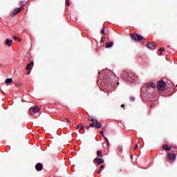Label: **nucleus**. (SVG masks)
Masks as SVG:
<instances>
[{
    "label": "nucleus",
    "instance_id": "obj_1",
    "mask_svg": "<svg viewBox=\"0 0 177 177\" xmlns=\"http://www.w3.org/2000/svg\"><path fill=\"white\" fill-rule=\"evenodd\" d=\"M103 77L102 84H104L105 86L114 88V86L117 84V79L114 78V73H113V71L106 72L103 74Z\"/></svg>",
    "mask_w": 177,
    "mask_h": 177
},
{
    "label": "nucleus",
    "instance_id": "obj_2",
    "mask_svg": "<svg viewBox=\"0 0 177 177\" xmlns=\"http://www.w3.org/2000/svg\"><path fill=\"white\" fill-rule=\"evenodd\" d=\"M130 37L133 39V41H135L136 42H140L142 41H146V39H145V37H143L140 35H138V33H136V32L131 33Z\"/></svg>",
    "mask_w": 177,
    "mask_h": 177
},
{
    "label": "nucleus",
    "instance_id": "obj_3",
    "mask_svg": "<svg viewBox=\"0 0 177 177\" xmlns=\"http://www.w3.org/2000/svg\"><path fill=\"white\" fill-rule=\"evenodd\" d=\"M165 86H167V83L164 80H160L157 83V88L160 92L165 91Z\"/></svg>",
    "mask_w": 177,
    "mask_h": 177
},
{
    "label": "nucleus",
    "instance_id": "obj_4",
    "mask_svg": "<svg viewBox=\"0 0 177 177\" xmlns=\"http://www.w3.org/2000/svg\"><path fill=\"white\" fill-rule=\"evenodd\" d=\"M21 10H22L21 8H17L16 10H15L14 11H12L10 15V17H15V16H16V15H17L21 12Z\"/></svg>",
    "mask_w": 177,
    "mask_h": 177
},
{
    "label": "nucleus",
    "instance_id": "obj_5",
    "mask_svg": "<svg viewBox=\"0 0 177 177\" xmlns=\"http://www.w3.org/2000/svg\"><path fill=\"white\" fill-rule=\"evenodd\" d=\"M38 111H39V107L35 106L29 109V114H30V115H34L32 113H38Z\"/></svg>",
    "mask_w": 177,
    "mask_h": 177
},
{
    "label": "nucleus",
    "instance_id": "obj_6",
    "mask_svg": "<svg viewBox=\"0 0 177 177\" xmlns=\"http://www.w3.org/2000/svg\"><path fill=\"white\" fill-rule=\"evenodd\" d=\"M146 88L147 89H154L156 88V83L154 82H149L145 84Z\"/></svg>",
    "mask_w": 177,
    "mask_h": 177
},
{
    "label": "nucleus",
    "instance_id": "obj_7",
    "mask_svg": "<svg viewBox=\"0 0 177 177\" xmlns=\"http://www.w3.org/2000/svg\"><path fill=\"white\" fill-rule=\"evenodd\" d=\"M147 46L149 49H156V48H157V44L154 42H150L147 44Z\"/></svg>",
    "mask_w": 177,
    "mask_h": 177
},
{
    "label": "nucleus",
    "instance_id": "obj_8",
    "mask_svg": "<svg viewBox=\"0 0 177 177\" xmlns=\"http://www.w3.org/2000/svg\"><path fill=\"white\" fill-rule=\"evenodd\" d=\"M176 158V155L175 153H169L167 155V159L169 160L174 161V160Z\"/></svg>",
    "mask_w": 177,
    "mask_h": 177
},
{
    "label": "nucleus",
    "instance_id": "obj_9",
    "mask_svg": "<svg viewBox=\"0 0 177 177\" xmlns=\"http://www.w3.org/2000/svg\"><path fill=\"white\" fill-rule=\"evenodd\" d=\"M127 80L129 82H133V81H135V75L132 73H129V77Z\"/></svg>",
    "mask_w": 177,
    "mask_h": 177
},
{
    "label": "nucleus",
    "instance_id": "obj_10",
    "mask_svg": "<svg viewBox=\"0 0 177 177\" xmlns=\"http://www.w3.org/2000/svg\"><path fill=\"white\" fill-rule=\"evenodd\" d=\"M94 162H97L98 165H100L101 164H104V160L99 158H95L94 159Z\"/></svg>",
    "mask_w": 177,
    "mask_h": 177
},
{
    "label": "nucleus",
    "instance_id": "obj_11",
    "mask_svg": "<svg viewBox=\"0 0 177 177\" xmlns=\"http://www.w3.org/2000/svg\"><path fill=\"white\" fill-rule=\"evenodd\" d=\"M35 169L38 171H40L41 169H44V165L42 163H37L35 165Z\"/></svg>",
    "mask_w": 177,
    "mask_h": 177
},
{
    "label": "nucleus",
    "instance_id": "obj_12",
    "mask_svg": "<svg viewBox=\"0 0 177 177\" xmlns=\"http://www.w3.org/2000/svg\"><path fill=\"white\" fill-rule=\"evenodd\" d=\"M122 77L124 78V80H128V78H129V73L126 71L122 72Z\"/></svg>",
    "mask_w": 177,
    "mask_h": 177
},
{
    "label": "nucleus",
    "instance_id": "obj_13",
    "mask_svg": "<svg viewBox=\"0 0 177 177\" xmlns=\"http://www.w3.org/2000/svg\"><path fill=\"white\" fill-rule=\"evenodd\" d=\"M34 66V62H31L30 63L28 64L26 66V70H31L32 68V66Z\"/></svg>",
    "mask_w": 177,
    "mask_h": 177
},
{
    "label": "nucleus",
    "instance_id": "obj_14",
    "mask_svg": "<svg viewBox=\"0 0 177 177\" xmlns=\"http://www.w3.org/2000/svg\"><path fill=\"white\" fill-rule=\"evenodd\" d=\"M12 43H13V40H10L9 39H7L6 40V45H7V46H12Z\"/></svg>",
    "mask_w": 177,
    "mask_h": 177
},
{
    "label": "nucleus",
    "instance_id": "obj_15",
    "mask_svg": "<svg viewBox=\"0 0 177 177\" xmlns=\"http://www.w3.org/2000/svg\"><path fill=\"white\" fill-rule=\"evenodd\" d=\"M162 149L166 150V151H169V150H171V147L168 145H164Z\"/></svg>",
    "mask_w": 177,
    "mask_h": 177
},
{
    "label": "nucleus",
    "instance_id": "obj_16",
    "mask_svg": "<svg viewBox=\"0 0 177 177\" xmlns=\"http://www.w3.org/2000/svg\"><path fill=\"white\" fill-rule=\"evenodd\" d=\"M114 45V42L109 41L106 43V48H111Z\"/></svg>",
    "mask_w": 177,
    "mask_h": 177
},
{
    "label": "nucleus",
    "instance_id": "obj_17",
    "mask_svg": "<svg viewBox=\"0 0 177 177\" xmlns=\"http://www.w3.org/2000/svg\"><path fill=\"white\" fill-rule=\"evenodd\" d=\"M94 124H95V128L99 129V128H102V123L97 122H94Z\"/></svg>",
    "mask_w": 177,
    "mask_h": 177
},
{
    "label": "nucleus",
    "instance_id": "obj_18",
    "mask_svg": "<svg viewBox=\"0 0 177 177\" xmlns=\"http://www.w3.org/2000/svg\"><path fill=\"white\" fill-rule=\"evenodd\" d=\"M84 128H85V126L82 125V123H80L77 125L76 129H84Z\"/></svg>",
    "mask_w": 177,
    "mask_h": 177
},
{
    "label": "nucleus",
    "instance_id": "obj_19",
    "mask_svg": "<svg viewBox=\"0 0 177 177\" xmlns=\"http://www.w3.org/2000/svg\"><path fill=\"white\" fill-rule=\"evenodd\" d=\"M88 121H91V122H97V120L92 118L91 116L88 118Z\"/></svg>",
    "mask_w": 177,
    "mask_h": 177
},
{
    "label": "nucleus",
    "instance_id": "obj_20",
    "mask_svg": "<svg viewBox=\"0 0 177 177\" xmlns=\"http://www.w3.org/2000/svg\"><path fill=\"white\" fill-rule=\"evenodd\" d=\"M12 82H13V79L12 78H8L5 80L6 84H10Z\"/></svg>",
    "mask_w": 177,
    "mask_h": 177
},
{
    "label": "nucleus",
    "instance_id": "obj_21",
    "mask_svg": "<svg viewBox=\"0 0 177 177\" xmlns=\"http://www.w3.org/2000/svg\"><path fill=\"white\" fill-rule=\"evenodd\" d=\"M97 157H103V152H102V151H97Z\"/></svg>",
    "mask_w": 177,
    "mask_h": 177
},
{
    "label": "nucleus",
    "instance_id": "obj_22",
    "mask_svg": "<svg viewBox=\"0 0 177 177\" xmlns=\"http://www.w3.org/2000/svg\"><path fill=\"white\" fill-rule=\"evenodd\" d=\"M122 170L121 169H115V174H120Z\"/></svg>",
    "mask_w": 177,
    "mask_h": 177
},
{
    "label": "nucleus",
    "instance_id": "obj_23",
    "mask_svg": "<svg viewBox=\"0 0 177 177\" xmlns=\"http://www.w3.org/2000/svg\"><path fill=\"white\" fill-rule=\"evenodd\" d=\"M101 32H102V34H103V35H106V32H104V28H103L101 30Z\"/></svg>",
    "mask_w": 177,
    "mask_h": 177
},
{
    "label": "nucleus",
    "instance_id": "obj_24",
    "mask_svg": "<svg viewBox=\"0 0 177 177\" xmlns=\"http://www.w3.org/2000/svg\"><path fill=\"white\" fill-rule=\"evenodd\" d=\"M65 120L68 122H71V121H73V119H70L68 118H65Z\"/></svg>",
    "mask_w": 177,
    "mask_h": 177
},
{
    "label": "nucleus",
    "instance_id": "obj_25",
    "mask_svg": "<svg viewBox=\"0 0 177 177\" xmlns=\"http://www.w3.org/2000/svg\"><path fill=\"white\" fill-rule=\"evenodd\" d=\"M94 127H95V123L93 122V123H91L90 124V127L91 128H93Z\"/></svg>",
    "mask_w": 177,
    "mask_h": 177
},
{
    "label": "nucleus",
    "instance_id": "obj_26",
    "mask_svg": "<svg viewBox=\"0 0 177 177\" xmlns=\"http://www.w3.org/2000/svg\"><path fill=\"white\" fill-rule=\"evenodd\" d=\"M12 38L13 39H15V41H17V39H19V37H17V36H13Z\"/></svg>",
    "mask_w": 177,
    "mask_h": 177
},
{
    "label": "nucleus",
    "instance_id": "obj_27",
    "mask_svg": "<svg viewBox=\"0 0 177 177\" xmlns=\"http://www.w3.org/2000/svg\"><path fill=\"white\" fill-rule=\"evenodd\" d=\"M66 6H70V1L66 0Z\"/></svg>",
    "mask_w": 177,
    "mask_h": 177
},
{
    "label": "nucleus",
    "instance_id": "obj_28",
    "mask_svg": "<svg viewBox=\"0 0 177 177\" xmlns=\"http://www.w3.org/2000/svg\"><path fill=\"white\" fill-rule=\"evenodd\" d=\"M131 102H135V98L133 97H130Z\"/></svg>",
    "mask_w": 177,
    "mask_h": 177
},
{
    "label": "nucleus",
    "instance_id": "obj_29",
    "mask_svg": "<svg viewBox=\"0 0 177 177\" xmlns=\"http://www.w3.org/2000/svg\"><path fill=\"white\" fill-rule=\"evenodd\" d=\"M100 135H101L102 136H103V138H104V131H100Z\"/></svg>",
    "mask_w": 177,
    "mask_h": 177
},
{
    "label": "nucleus",
    "instance_id": "obj_30",
    "mask_svg": "<svg viewBox=\"0 0 177 177\" xmlns=\"http://www.w3.org/2000/svg\"><path fill=\"white\" fill-rule=\"evenodd\" d=\"M165 50L164 49V48H160V49H159V52H164Z\"/></svg>",
    "mask_w": 177,
    "mask_h": 177
},
{
    "label": "nucleus",
    "instance_id": "obj_31",
    "mask_svg": "<svg viewBox=\"0 0 177 177\" xmlns=\"http://www.w3.org/2000/svg\"><path fill=\"white\" fill-rule=\"evenodd\" d=\"M104 139L106 140V142L108 143V145H110V142H109V139H107V138L104 137Z\"/></svg>",
    "mask_w": 177,
    "mask_h": 177
},
{
    "label": "nucleus",
    "instance_id": "obj_32",
    "mask_svg": "<svg viewBox=\"0 0 177 177\" xmlns=\"http://www.w3.org/2000/svg\"><path fill=\"white\" fill-rule=\"evenodd\" d=\"M104 168V165H102L101 166H100V169H103Z\"/></svg>",
    "mask_w": 177,
    "mask_h": 177
},
{
    "label": "nucleus",
    "instance_id": "obj_33",
    "mask_svg": "<svg viewBox=\"0 0 177 177\" xmlns=\"http://www.w3.org/2000/svg\"><path fill=\"white\" fill-rule=\"evenodd\" d=\"M20 5H21L22 6H24V1H20Z\"/></svg>",
    "mask_w": 177,
    "mask_h": 177
},
{
    "label": "nucleus",
    "instance_id": "obj_34",
    "mask_svg": "<svg viewBox=\"0 0 177 177\" xmlns=\"http://www.w3.org/2000/svg\"><path fill=\"white\" fill-rule=\"evenodd\" d=\"M104 39H106V37H102V39H101V42H103V40H104Z\"/></svg>",
    "mask_w": 177,
    "mask_h": 177
},
{
    "label": "nucleus",
    "instance_id": "obj_35",
    "mask_svg": "<svg viewBox=\"0 0 177 177\" xmlns=\"http://www.w3.org/2000/svg\"><path fill=\"white\" fill-rule=\"evenodd\" d=\"M102 173V169H100L97 171V174H101Z\"/></svg>",
    "mask_w": 177,
    "mask_h": 177
},
{
    "label": "nucleus",
    "instance_id": "obj_36",
    "mask_svg": "<svg viewBox=\"0 0 177 177\" xmlns=\"http://www.w3.org/2000/svg\"><path fill=\"white\" fill-rule=\"evenodd\" d=\"M136 149H138V144H136V145H135V147H134V149H135V150H136Z\"/></svg>",
    "mask_w": 177,
    "mask_h": 177
},
{
    "label": "nucleus",
    "instance_id": "obj_37",
    "mask_svg": "<svg viewBox=\"0 0 177 177\" xmlns=\"http://www.w3.org/2000/svg\"><path fill=\"white\" fill-rule=\"evenodd\" d=\"M89 128H90V126H86V129H89Z\"/></svg>",
    "mask_w": 177,
    "mask_h": 177
},
{
    "label": "nucleus",
    "instance_id": "obj_38",
    "mask_svg": "<svg viewBox=\"0 0 177 177\" xmlns=\"http://www.w3.org/2000/svg\"><path fill=\"white\" fill-rule=\"evenodd\" d=\"M121 107L124 108V107H125V105L124 104H122Z\"/></svg>",
    "mask_w": 177,
    "mask_h": 177
},
{
    "label": "nucleus",
    "instance_id": "obj_39",
    "mask_svg": "<svg viewBox=\"0 0 177 177\" xmlns=\"http://www.w3.org/2000/svg\"><path fill=\"white\" fill-rule=\"evenodd\" d=\"M30 73H31V71H28L27 73V75H30Z\"/></svg>",
    "mask_w": 177,
    "mask_h": 177
},
{
    "label": "nucleus",
    "instance_id": "obj_40",
    "mask_svg": "<svg viewBox=\"0 0 177 177\" xmlns=\"http://www.w3.org/2000/svg\"><path fill=\"white\" fill-rule=\"evenodd\" d=\"M151 107H154V104H151Z\"/></svg>",
    "mask_w": 177,
    "mask_h": 177
},
{
    "label": "nucleus",
    "instance_id": "obj_41",
    "mask_svg": "<svg viewBox=\"0 0 177 177\" xmlns=\"http://www.w3.org/2000/svg\"><path fill=\"white\" fill-rule=\"evenodd\" d=\"M176 87H177V84H176Z\"/></svg>",
    "mask_w": 177,
    "mask_h": 177
}]
</instances>
